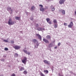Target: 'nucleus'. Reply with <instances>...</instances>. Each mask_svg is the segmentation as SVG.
Masks as SVG:
<instances>
[{"instance_id": "37998d69", "label": "nucleus", "mask_w": 76, "mask_h": 76, "mask_svg": "<svg viewBox=\"0 0 76 76\" xmlns=\"http://www.w3.org/2000/svg\"><path fill=\"white\" fill-rule=\"evenodd\" d=\"M4 57H5V56H4Z\"/></svg>"}, {"instance_id": "79ce46f5", "label": "nucleus", "mask_w": 76, "mask_h": 76, "mask_svg": "<svg viewBox=\"0 0 76 76\" xmlns=\"http://www.w3.org/2000/svg\"><path fill=\"white\" fill-rule=\"evenodd\" d=\"M28 13H28V12H27V14H28Z\"/></svg>"}, {"instance_id": "423d86ee", "label": "nucleus", "mask_w": 76, "mask_h": 76, "mask_svg": "<svg viewBox=\"0 0 76 76\" xmlns=\"http://www.w3.org/2000/svg\"><path fill=\"white\" fill-rule=\"evenodd\" d=\"M73 25V22H71L70 23V24L68 25V27L69 28H72V27Z\"/></svg>"}, {"instance_id": "ea45409f", "label": "nucleus", "mask_w": 76, "mask_h": 76, "mask_svg": "<svg viewBox=\"0 0 76 76\" xmlns=\"http://www.w3.org/2000/svg\"><path fill=\"white\" fill-rule=\"evenodd\" d=\"M75 15H76V11L75 12Z\"/></svg>"}, {"instance_id": "2f4dec72", "label": "nucleus", "mask_w": 76, "mask_h": 76, "mask_svg": "<svg viewBox=\"0 0 76 76\" xmlns=\"http://www.w3.org/2000/svg\"><path fill=\"white\" fill-rule=\"evenodd\" d=\"M64 25L65 26H67V24L66 23H64Z\"/></svg>"}, {"instance_id": "f704fd0d", "label": "nucleus", "mask_w": 76, "mask_h": 76, "mask_svg": "<svg viewBox=\"0 0 76 76\" xmlns=\"http://www.w3.org/2000/svg\"><path fill=\"white\" fill-rule=\"evenodd\" d=\"M61 45V43H59L58 44V46H60V45Z\"/></svg>"}, {"instance_id": "412c9836", "label": "nucleus", "mask_w": 76, "mask_h": 76, "mask_svg": "<svg viewBox=\"0 0 76 76\" xmlns=\"http://www.w3.org/2000/svg\"><path fill=\"white\" fill-rule=\"evenodd\" d=\"M62 15H65V11L64 10L62 11Z\"/></svg>"}, {"instance_id": "aec40b11", "label": "nucleus", "mask_w": 76, "mask_h": 76, "mask_svg": "<svg viewBox=\"0 0 76 76\" xmlns=\"http://www.w3.org/2000/svg\"><path fill=\"white\" fill-rule=\"evenodd\" d=\"M53 23H57V21L56 20H54L53 21Z\"/></svg>"}, {"instance_id": "39448f33", "label": "nucleus", "mask_w": 76, "mask_h": 76, "mask_svg": "<svg viewBox=\"0 0 76 76\" xmlns=\"http://www.w3.org/2000/svg\"><path fill=\"white\" fill-rule=\"evenodd\" d=\"M14 48L15 50H19L20 48V46L16 45L14 47Z\"/></svg>"}, {"instance_id": "5701e85b", "label": "nucleus", "mask_w": 76, "mask_h": 76, "mask_svg": "<svg viewBox=\"0 0 76 76\" xmlns=\"http://www.w3.org/2000/svg\"><path fill=\"white\" fill-rule=\"evenodd\" d=\"M37 30L38 31H42V28L40 27H38L37 28Z\"/></svg>"}, {"instance_id": "c85d7f7f", "label": "nucleus", "mask_w": 76, "mask_h": 76, "mask_svg": "<svg viewBox=\"0 0 76 76\" xmlns=\"http://www.w3.org/2000/svg\"><path fill=\"white\" fill-rule=\"evenodd\" d=\"M4 50L5 51H8V49L7 48H5L4 49Z\"/></svg>"}, {"instance_id": "0eeeda50", "label": "nucleus", "mask_w": 76, "mask_h": 76, "mask_svg": "<svg viewBox=\"0 0 76 76\" xmlns=\"http://www.w3.org/2000/svg\"><path fill=\"white\" fill-rule=\"evenodd\" d=\"M36 45H34V48H38L39 45V43H38L37 42L36 43Z\"/></svg>"}, {"instance_id": "2eb2a0df", "label": "nucleus", "mask_w": 76, "mask_h": 76, "mask_svg": "<svg viewBox=\"0 0 76 76\" xmlns=\"http://www.w3.org/2000/svg\"><path fill=\"white\" fill-rule=\"evenodd\" d=\"M7 10H8V11H9V10H10L11 12H13V11H12V10L11 9V8L10 7L8 8L7 9Z\"/></svg>"}, {"instance_id": "4468645a", "label": "nucleus", "mask_w": 76, "mask_h": 76, "mask_svg": "<svg viewBox=\"0 0 76 76\" xmlns=\"http://www.w3.org/2000/svg\"><path fill=\"white\" fill-rule=\"evenodd\" d=\"M46 38L48 39H51V37H50V36L49 35H47L46 36Z\"/></svg>"}, {"instance_id": "a19ab883", "label": "nucleus", "mask_w": 76, "mask_h": 76, "mask_svg": "<svg viewBox=\"0 0 76 76\" xmlns=\"http://www.w3.org/2000/svg\"><path fill=\"white\" fill-rule=\"evenodd\" d=\"M0 76H3V75H1Z\"/></svg>"}, {"instance_id": "c9c22d12", "label": "nucleus", "mask_w": 76, "mask_h": 76, "mask_svg": "<svg viewBox=\"0 0 76 76\" xmlns=\"http://www.w3.org/2000/svg\"><path fill=\"white\" fill-rule=\"evenodd\" d=\"M36 26V27H38V24H37Z\"/></svg>"}, {"instance_id": "6e6552de", "label": "nucleus", "mask_w": 76, "mask_h": 76, "mask_svg": "<svg viewBox=\"0 0 76 76\" xmlns=\"http://www.w3.org/2000/svg\"><path fill=\"white\" fill-rule=\"evenodd\" d=\"M43 41H44L45 43L49 44V41H48V40L45 38L43 39Z\"/></svg>"}, {"instance_id": "20e7f679", "label": "nucleus", "mask_w": 76, "mask_h": 76, "mask_svg": "<svg viewBox=\"0 0 76 76\" xmlns=\"http://www.w3.org/2000/svg\"><path fill=\"white\" fill-rule=\"evenodd\" d=\"M23 50L25 53H26V54H28V56H30V55L31 53L29 52H28L25 49H23Z\"/></svg>"}, {"instance_id": "7c9ffc66", "label": "nucleus", "mask_w": 76, "mask_h": 76, "mask_svg": "<svg viewBox=\"0 0 76 76\" xmlns=\"http://www.w3.org/2000/svg\"><path fill=\"white\" fill-rule=\"evenodd\" d=\"M48 23L49 24H50V25H51V24L52 23H51V21H49L48 22Z\"/></svg>"}, {"instance_id": "c756f323", "label": "nucleus", "mask_w": 76, "mask_h": 76, "mask_svg": "<svg viewBox=\"0 0 76 76\" xmlns=\"http://www.w3.org/2000/svg\"><path fill=\"white\" fill-rule=\"evenodd\" d=\"M40 75L41 76H45V75L41 72L40 73Z\"/></svg>"}, {"instance_id": "e433bc0d", "label": "nucleus", "mask_w": 76, "mask_h": 76, "mask_svg": "<svg viewBox=\"0 0 76 76\" xmlns=\"http://www.w3.org/2000/svg\"><path fill=\"white\" fill-rule=\"evenodd\" d=\"M1 61H4V59H1Z\"/></svg>"}, {"instance_id": "f8f14e48", "label": "nucleus", "mask_w": 76, "mask_h": 76, "mask_svg": "<svg viewBox=\"0 0 76 76\" xmlns=\"http://www.w3.org/2000/svg\"><path fill=\"white\" fill-rule=\"evenodd\" d=\"M32 41L33 42H34V43H35V44H36V43L38 42V41H37V39H33Z\"/></svg>"}, {"instance_id": "cd10ccee", "label": "nucleus", "mask_w": 76, "mask_h": 76, "mask_svg": "<svg viewBox=\"0 0 76 76\" xmlns=\"http://www.w3.org/2000/svg\"><path fill=\"white\" fill-rule=\"evenodd\" d=\"M4 42H9V41L7 40H4Z\"/></svg>"}, {"instance_id": "72a5a7b5", "label": "nucleus", "mask_w": 76, "mask_h": 76, "mask_svg": "<svg viewBox=\"0 0 76 76\" xmlns=\"http://www.w3.org/2000/svg\"><path fill=\"white\" fill-rule=\"evenodd\" d=\"M16 75L14 74H13L11 76H15Z\"/></svg>"}, {"instance_id": "58836bf2", "label": "nucleus", "mask_w": 76, "mask_h": 76, "mask_svg": "<svg viewBox=\"0 0 76 76\" xmlns=\"http://www.w3.org/2000/svg\"><path fill=\"white\" fill-rule=\"evenodd\" d=\"M57 48V46H56V47H54V48H55V49H56V48Z\"/></svg>"}, {"instance_id": "a878e982", "label": "nucleus", "mask_w": 76, "mask_h": 76, "mask_svg": "<svg viewBox=\"0 0 76 76\" xmlns=\"http://www.w3.org/2000/svg\"><path fill=\"white\" fill-rule=\"evenodd\" d=\"M15 19L16 20H19V17H15Z\"/></svg>"}, {"instance_id": "dca6fc26", "label": "nucleus", "mask_w": 76, "mask_h": 76, "mask_svg": "<svg viewBox=\"0 0 76 76\" xmlns=\"http://www.w3.org/2000/svg\"><path fill=\"white\" fill-rule=\"evenodd\" d=\"M25 68L23 67H21L19 71H22V70H24Z\"/></svg>"}, {"instance_id": "6ab92c4d", "label": "nucleus", "mask_w": 76, "mask_h": 76, "mask_svg": "<svg viewBox=\"0 0 76 76\" xmlns=\"http://www.w3.org/2000/svg\"><path fill=\"white\" fill-rule=\"evenodd\" d=\"M53 45L51 43H50V44H49V47H50V48L51 47H53Z\"/></svg>"}, {"instance_id": "9d476101", "label": "nucleus", "mask_w": 76, "mask_h": 76, "mask_svg": "<svg viewBox=\"0 0 76 76\" xmlns=\"http://www.w3.org/2000/svg\"><path fill=\"white\" fill-rule=\"evenodd\" d=\"M36 36L38 37L39 39L40 40H41V39H42L41 36V35L39 34H36Z\"/></svg>"}, {"instance_id": "7ed1b4c3", "label": "nucleus", "mask_w": 76, "mask_h": 76, "mask_svg": "<svg viewBox=\"0 0 76 76\" xmlns=\"http://www.w3.org/2000/svg\"><path fill=\"white\" fill-rule=\"evenodd\" d=\"M39 6L41 7H40V11H42V12H44L45 9L43 8V6L42 5L40 4L39 5Z\"/></svg>"}, {"instance_id": "f3484780", "label": "nucleus", "mask_w": 76, "mask_h": 76, "mask_svg": "<svg viewBox=\"0 0 76 76\" xmlns=\"http://www.w3.org/2000/svg\"><path fill=\"white\" fill-rule=\"evenodd\" d=\"M44 72L45 74H48V71L47 70H44Z\"/></svg>"}, {"instance_id": "4c0bfd02", "label": "nucleus", "mask_w": 76, "mask_h": 76, "mask_svg": "<svg viewBox=\"0 0 76 76\" xmlns=\"http://www.w3.org/2000/svg\"><path fill=\"white\" fill-rule=\"evenodd\" d=\"M41 29H42V30H45V29L44 28H41Z\"/></svg>"}, {"instance_id": "f03ea898", "label": "nucleus", "mask_w": 76, "mask_h": 76, "mask_svg": "<svg viewBox=\"0 0 76 76\" xmlns=\"http://www.w3.org/2000/svg\"><path fill=\"white\" fill-rule=\"evenodd\" d=\"M26 60H27V58L26 57H24L23 58L22 60V61L24 64H26Z\"/></svg>"}, {"instance_id": "4be33fe9", "label": "nucleus", "mask_w": 76, "mask_h": 76, "mask_svg": "<svg viewBox=\"0 0 76 76\" xmlns=\"http://www.w3.org/2000/svg\"><path fill=\"white\" fill-rule=\"evenodd\" d=\"M23 73L24 75H26L27 73H28V72L26 71H24L23 72Z\"/></svg>"}, {"instance_id": "a211bd4d", "label": "nucleus", "mask_w": 76, "mask_h": 76, "mask_svg": "<svg viewBox=\"0 0 76 76\" xmlns=\"http://www.w3.org/2000/svg\"><path fill=\"white\" fill-rule=\"evenodd\" d=\"M35 9V7L34 6H32L31 7V10H34Z\"/></svg>"}, {"instance_id": "ddd939ff", "label": "nucleus", "mask_w": 76, "mask_h": 76, "mask_svg": "<svg viewBox=\"0 0 76 76\" xmlns=\"http://www.w3.org/2000/svg\"><path fill=\"white\" fill-rule=\"evenodd\" d=\"M50 8L51 9L52 11H54L55 8H54V7H53V6L52 5L50 7Z\"/></svg>"}, {"instance_id": "9b49d317", "label": "nucleus", "mask_w": 76, "mask_h": 76, "mask_svg": "<svg viewBox=\"0 0 76 76\" xmlns=\"http://www.w3.org/2000/svg\"><path fill=\"white\" fill-rule=\"evenodd\" d=\"M43 62L45 63L46 64H50V61H48L47 60H45L43 61Z\"/></svg>"}, {"instance_id": "b1692460", "label": "nucleus", "mask_w": 76, "mask_h": 76, "mask_svg": "<svg viewBox=\"0 0 76 76\" xmlns=\"http://www.w3.org/2000/svg\"><path fill=\"white\" fill-rule=\"evenodd\" d=\"M46 21H47V22L48 23L50 20V19L49 18H47L46 19Z\"/></svg>"}, {"instance_id": "393cba45", "label": "nucleus", "mask_w": 76, "mask_h": 76, "mask_svg": "<svg viewBox=\"0 0 76 76\" xmlns=\"http://www.w3.org/2000/svg\"><path fill=\"white\" fill-rule=\"evenodd\" d=\"M10 44H13L14 43V41L13 40H11L10 41Z\"/></svg>"}, {"instance_id": "1a4fd4ad", "label": "nucleus", "mask_w": 76, "mask_h": 76, "mask_svg": "<svg viewBox=\"0 0 76 76\" xmlns=\"http://www.w3.org/2000/svg\"><path fill=\"white\" fill-rule=\"evenodd\" d=\"M65 1V0H60L59 1V3L60 4H63Z\"/></svg>"}, {"instance_id": "473e14b6", "label": "nucleus", "mask_w": 76, "mask_h": 76, "mask_svg": "<svg viewBox=\"0 0 76 76\" xmlns=\"http://www.w3.org/2000/svg\"><path fill=\"white\" fill-rule=\"evenodd\" d=\"M15 56H16V57H17L18 56V53H15Z\"/></svg>"}, {"instance_id": "f257e3e1", "label": "nucleus", "mask_w": 76, "mask_h": 76, "mask_svg": "<svg viewBox=\"0 0 76 76\" xmlns=\"http://www.w3.org/2000/svg\"><path fill=\"white\" fill-rule=\"evenodd\" d=\"M14 23V21H12V19L11 18H10L8 22V24L9 25H13Z\"/></svg>"}, {"instance_id": "a18cd8bd", "label": "nucleus", "mask_w": 76, "mask_h": 76, "mask_svg": "<svg viewBox=\"0 0 76 76\" xmlns=\"http://www.w3.org/2000/svg\"><path fill=\"white\" fill-rule=\"evenodd\" d=\"M49 0L50 1V0Z\"/></svg>"}, {"instance_id": "c03bdc74", "label": "nucleus", "mask_w": 76, "mask_h": 76, "mask_svg": "<svg viewBox=\"0 0 76 76\" xmlns=\"http://www.w3.org/2000/svg\"><path fill=\"white\" fill-rule=\"evenodd\" d=\"M31 20H32V19H31Z\"/></svg>"}, {"instance_id": "bb28decb", "label": "nucleus", "mask_w": 76, "mask_h": 76, "mask_svg": "<svg viewBox=\"0 0 76 76\" xmlns=\"http://www.w3.org/2000/svg\"><path fill=\"white\" fill-rule=\"evenodd\" d=\"M54 27L55 28H57V25L55 24L54 26Z\"/></svg>"}]
</instances>
